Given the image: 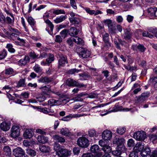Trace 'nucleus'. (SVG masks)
I'll return each mask as SVG.
<instances>
[{
  "label": "nucleus",
  "mask_w": 157,
  "mask_h": 157,
  "mask_svg": "<svg viewBox=\"0 0 157 157\" xmlns=\"http://www.w3.org/2000/svg\"><path fill=\"white\" fill-rule=\"evenodd\" d=\"M134 34V32L133 30L126 28L124 29V33L122 36L125 40H131L132 37Z\"/></svg>",
  "instance_id": "nucleus-1"
},
{
  "label": "nucleus",
  "mask_w": 157,
  "mask_h": 157,
  "mask_svg": "<svg viewBox=\"0 0 157 157\" xmlns=\"http://www.w3.org/2000/svg\"><path fill=\"white\" fill-rule=\"evenodd\" d=\"M146 133L142 131H138L134 133L133 137L137 140L142 141L146 138Z\"/></svg>",
  "instance_id": "nucleus-2"
},
{
  "label": "nucleus",
  "mask_w": 157,
  "mask_h": 157,
  "mask_svg": "<svg viewBox=\"0 0 157 157\" xmlns=\"http://www.w3.org/2000/svg\"><path fill=\"white\" fill-rule=\"evenodd\" d=\"M13 155L16 157H28L25 152L21 148L17 147L13 151Z\"/></svg>",
  "instance_id": "nucleus-3"
},
{
  "label": "nucleus",
  "mask_w": 157,
  "mask_h": 157,
  "mask_svg": "<svg viewBox=\"0 0 157 157\" xmlns=\"http://www.w3.org/2000/svg\"><path fill=\"white\" fill-rule=\"evenodd\" d=\"M67 85L69 86H77L80 87H85V85L82 83L80 84L73 79L69 78L66 81Z\"/></svg>",
  "instance_id": "nucleus-4"
},
{
  "label": "nucleus",
  "mask_w": 157,
  "mask_h": 157,
  "mask_svg": "<svg viewBox=\"0 0 157 157\" xmlns=\"http://www.w3.org/2000/svg\"><path fill=\"white\" fill-rule=\"evenodd\" d=\"M77 144L82 147H86L88 146L89 141L87 139L83 137H80L77 140Z\"/></svg>",
  "instance_id": "nucleus-5"
},
{
  "label": "nucleus",
  "mask_w": 157,
  "mask_h": 157,
  "mask_svg": "<svg viewBox=\"0 0 157 157\" xmlns=\"http://www.w3.org/2000/svg\"><path fill=\"white\" fill-rule=\"evenodd\" d=\"M71 151L65 149L60 148L57 151V154L59 157H66L70 155Z\"/></svg>",
  "instance_id": "nucleus-6"
},
{
  "label": "nucleus",
  "mask_w": 157,
  "mask_h": 157,
  "mask_svg": "<svg viewBox=\"0 0 157 157\" xmlns=\"http://www.w3.org/2000/svg\"><path fill=\"white\" fill-rule=\"evenodd\" d=\"M90 150L91 152L96 153L98 157H100L102 155L101 152H100L101 150L97 145L94 144L92 146L90 147Z\"/></svg>",
  "instance_id": "nucleus-7"
},
{
  "label": "nucleus",
  "mask_w": 157,
  "mask_h": 157,
  "mask_svg": "<svg viewBox=\"0 0 157 157\" xmlns=\"http://www.w3.org/2000/svg\"><path fill=\"white\" fill-rule=\"evenodd\" d=\"M126 150L125 146L121 145L120 147H117L115 150L113 151L112 152V154L115 156H118L120 155L122 152H124Z\"/></svg>",
  "instance_id": "nucleus-8"
},
{
  "label": "nucleus",
  "mask_w": 157,
  "mask_h": 157,
  "mask_svg": "<svg viewBox=\"0 0 157 157\" xmlns=\"http://www.w3.org/2000/svg\"><path fill=\"white\" fill-rule=\"evenodd\" d=\"M11 136L13 138L18 137L20 134V129L18 126H13L11 129Z\"/></svg>",
  "instance_id": "nucleus-9"
},
{
  "label": "nucleus",
  "mask_w": 157,
  "mask_h": 157,
  "mask_svg": "<svg viewBox=\"0 0 157 157\" xmlns=\"http://www.w3.org/2000/svg\"><path fill=\"white\" fill-rule=\"evenodd\" d=\"M102 138L105 140H110L112 137V132L109 130L104 131L102 135Z\"/></svg>",
  "instance_id": "nucleus-10"
},
{
  "label": "nucleus",
  "mask_w": 157,
  "mask_h": 157,
  "mask_svg": "<svg viewBox=\"0 0 157 157\" xmlns=\"http://www.w3.org/2000/svg\"><path fill=\"white\" fill-rule=\"evenodd\" d=\"M70 22L73 25L77 26L78 25H81V21L80 18L77 17H71L69 18Z\"/></svg>",
  "instance_id": "nucleus-11"
},
{
  "label": "nucleus",
  "mask_w": 157,
  "mask_h": 157,
  "mask_svg": "<svg viewBox=\"0 0 157 157\" xmlns=\"http://www.w3.org/2000/svg\"><path fill=\"white\" fill-rule=\"evenodd\" d=\"M124 139L123 138H115L113 140V143L114 144L117 145V147H120L121 145L124 146L123 144L124 142Z\"/></svg>",
  "instance_id": "nucleus-12"
},
{
  "label": "nucleus",
  "mask_w": 157,
  "mask_h": 157,
  "mask_svg": "<svg viewBox=\"0 0 157 157\" xmlns=\"http://www.w3.org/2000/svg\"><path fill=\"white\" fill-rule=\"evenodd\" d=\"M132 48L133 50L137 51L138 50L141 52H144L146 49L144 46L141 44L133 45L132 46Z\"/></svg>",
  "instance_id": "nucleus-13"
},
{
  "label": "nucleus",
  "mask_w": 157,
  "mask_h": 157,
  "mask_svg": "<svg viewBox=\"0 0 157 157\" xmlns=\"http://www.w3.org/2000/svg\"><path fill=\"white\" fill-rule=\"evenodd\" d=\"M67 58L66 56H61L58 60V66L59 68L63 67L66 63H67Z\"/></svg>",
  "instance_id": "nucleus-14"
},
{
  "label": "nucleus",
  "mask_w": 157,
  "mask_h": 157,
  "mask_svg": "<svg viewBox=\"0 0 157 157\" xmlns=\"http://www.w3.org/2000/svg\"><path fill=\"white\" fill-rule=\"evenodd\" d=\"M90 55V52L88 50L84 48L82 52L79 53V56L83 58H86L88 57Z\"/></svg>",
  "instance_id": "nucleus-15"
},
{
  "label": "nucleus",
  "mask_w": 157,
  "mask_h": 157,
  "mask_svg": "<svg viewBox=\"0 0 157 157\" xmlns=\"http://www.w3.org/2000/svg\"><path fill=\"white\" fill-rule=\"evenodd\" d=\"M82 115L80 114H69L68 116H67L65 117H63L61 120L64 121H68L71 120V119L73 117H78L81 116H82Z\"/></svg>",
  "instance_id": "nucleus-16"
},
{
  "label": "nucleus",
  "mask_w": 157,
  "mask_h": 157,
  "mask_svg": "<svg viewBox=\"0 0 157 157\" xmlns=\"http://www.w3.org/2000/svg\"><path fill=\"white\" fill-rule=\"evenodd\" d=\"M33 134V132L31 130L27 129L24 132L23 136L26 139L30 138L32 137Z\"/></svg>",
  "instance_id": "nucleus-17"
},
{
  "label": "nucleus",
  "mask_w": 157,
  "mask_h": 157,
  "mask_svg": "<svg viewBox=\"0 0 157 157\" xmlns=\"http://www.w3.org/2000/svg\"><path fill=\"white\" fill-rule=\"evenodd\" d=\"M1 128L4 131H7L10 128L9 124L6 122H3L1 123L0 125Z\"/></svg>",
  "instance_id": "nucleus-18"
},
{
  "label": "nucleus",
  "mask_w": 157,
  "mask_h": 157,
  "mask_svg": "<svg viewBox=\"0 0 157 157\" xmlns=\"http://www.w3.org/2000/svg\"><path fill=\"white\" fill-rule=\"evenodd\" d=\"M30 59L28 56H25L23 59H21L18 62L20 65L24 66L26 64L27 62L29 61Z\"/></svg>",
  "instance_id": "nucleus-19"
},
{
  "label": "nucleus",
  "mask_w": 157,
  "mask_h": 157,
  "mask_svg": "<svg viewBox=\"0 0 157 157\" xmlns=\"http://www.w3.org/2000/svg\"><path fill=\"white\" fill-rule=\"evenodd\" d=\"M39 148L40 151L43 152L49 153L51 151L50 147L45 145L40 146Z\"/></svg>",
  "instance_id": "nucleus-20"
},
{
  "label": "nucleus",
  "mask_w": 157,
  "mask_h": 157,
  "mask_svg": "<svg viewBox=\"0 0 157 157\" xmlns=\"http://www.w3.org/2000/svg\"><path fill=\"white\" fill-rule=\"evenodd\" d=\"M6 24L5 17L2 13H0V26L5 27Z\"/></svg>",
  "instance_id": "nucleus-21"
},
{
  "label": "nucleus",
  "mask_w": 157,
  "mask_h": 157,
  "mask_svg": "<svg viewBox=\"0 0 157 157\" xmlns=\"http://www.w3.org/2000/svg\"><path fill=\"white\" fill-rule=\"evenodd\" d=\"M37 140L39 143L43 144L45 143L48 141V138L43 135L38 136L37 137Z\"/></svg>",
  "instance_id": "nucleus-22"
},
{
  "label": "nucleus",
  "mask_w": 157,
  "mask_h": 157,
  "mask_svg": "<svg viewBox=\"0 0 157 157\" xmlns=\"http://www.w3.org/2000/svg\"><path fill=\"white\" fill-rule=\"evenodd\" d=\"M53 138L55 140L60 143H64L65 141V139L64 137L57 135L54 136Z\"/></svg>",
  "instance_id": "nucleus-23"
},
{
  "label": "nucleus",
  "mask_w": 157,
  "mask_h": 157,
  "mask_svg": "<svg viewBox=\"0 0 157 157\" xmlns=\"http://www.w3.org/2000/svg\"><path fill=\"white\" fill-rule=\"evenodd\" d=\"M48 104L53 106L54 105H59L61 104V102L59 100H56L54 99H50L48 100Z\"/></svg>",
  "instance_id": "nucleus-24"
},
{
  "label": "nucleus",
  "mask_w": 157,
  "mask_h": 157,
  "mask_svg": "<svg viewBox=\"0 0 157 157\" xmlns=\"http://www.w3.org/2000/svg\"><path fill=\"white\" fill-rule=\"evenodd\" d=\"M25 77L24 78H21V79L19 80V81L18 82L17 86V87H24L26 86V84L25 82Z\"/></svg>",
  "instance_id": "nucleus-25"
},
{
  "label": "nucleus",
  "mask_w": 157,
  "mask_h": 157,
  "mask_svg": "<svg viewBox=\"0 0 157 157\" xmlns=\"http://www.w3.org/2000/svg\"><path fill=\"white\" fill-rule=\"evenodd\" d=\"M3 154L6 156H10L11 155V150L8 146H4L3 148Z\"/></svg>",
  "instance_id": "nucleus-26"
},
{
  "label": "nucleus",
  "mask_w": 157,
  "mask_h": 157,
  "mask_svg": "<svg viewBox=\"0 0 157 157\" xmlns=\"http://www.w3.org/2000/svg\"><path fill=\"white\" fill-rule=\"evenodd\" d=\"M79 32V30L75 27H71L69 29L70 34L71 36H74L77 35Z\"/></svg>",
  "instance_id": "nucleus-27"
},
{
  "label": "nucleus",
  "mask_w": 157,
  "mask_h": 157,
  "mask_svg": "<svg viewBox=\"0 0 157 157\" xmlns=\"http://www.w3.org/2000/svg\"><path fill=\"white\" fill-rule=\"evenodd\" d=\"M60 133L64 136H68L71 134V133L68 129L66 128H63L61 129Z\"/></svg>",
  "instance_id": "nucleus-28"
},
{
  "label": "nucleus",
  "mask_w": 157,
  "mask_h": 157,
  "mask_svg": "<svg viewBox=\"0 0 157 157\" xmlns=\"http://www.w3.org/2000/svg\"><path fill=\"white\" fill-rule=\"evenodd\" d=\"M144 143L142 142H139L136 144V149L139 151H140L143 150L144 147Z\"/></svg>",
  "instance_id": "nucleus-29"
},
{
  "label": "nucleus",
  "mask_w": 157,
  "mask_h": 157,
  "mask_svg": "<svg viewBox=\"0 0 157 157\" xmlns=\"http://www.w3.org/2000/svg\"><path fill=\"white\" fill-rule=\"evenodd\" d=\"M66 18V16L61 15L59 17H57L54 21L56 23L58 24L62 22Z\"/></svg>",
  "instance_id": "nucleus-30"
},
{
  "label": "nucleus",
  "mask_w": 157,
  "mask_h": 157,
  "mask_svg": "<svg viewBox=\"0 0 157 157\" xmlns=\"http://www.w3.org/2000/svg\"><path fill=\"white\" fill-rule=\"evenodd\" d=\"M88 135L91 137H97L98 136V133L94 129H91L88 131Z\"/></svg>",
  "instance_id": "nucleus-31"
},
{
  "label": "nucleus",
  "mask_w": 157,
  "mask_h": 157,
  "mask_svg": "<svg viewBox=\"0 0 157 157\" xmlns=\"http://www.w3.org/2000/svg\"><path fill=\"white\" fill-rule=\"evenodd\" d=\"M73 41L78 44L82 45L84 44L83 40L77 36L75 37V38L73 39Z\"/></svg>",
  "instance_id": "nucleus-32"
},
{
  "label": "nucleus",
  "mask_w": 157,
  "mask_h": 157,
  "mask_svg": "<svg viewBox=\"0 0 157 157\" xmlns=\"http://www.w3.org/2000/svg\"><path fill=\"white\" fill-rule=\"evenodd\" d=\"M156 10V8L151 7L148 8L147 10L148 15L154 17Z\"/></svg>",
  "instance_id": "nucleus-33"
},
{
  "label": "nucleus",
  "mask_w": 157,
  "mask_h": 157,
  "mask_svg": "<svg viewBox=\"0 0 157 157\" xmlns=\"http://www.w3.org/2000/svg\"><path fill=\"white\" fill-rule=\"evenodd\" d=\"M12 18L9 17H6V20L8 24H12L13 23L14 20V17L13 14H11L10 15Z\"/></svg>",
  "instance_id": "nucleus-34"
},
{
  "label": "nucleus",
  "mask_w": 157,
  "mask_h": 157,
  "mask_svg": "<svg viewBox=\"0 0 157 157\" xmlns=\"http://www.w3.org/2000/svg\"><path fill=\"white\" fill-rule=\"evenodd\" d=\"M55 59L54 56L53 54H49V57L46 59V61L47 64H50Z\"/></svg>",
  "instance_id": "nucleus-35"
},
{
  "label": "nucleus",
  "mask_w": 157,
  "mask_h": 157,
  "mask_svg": "<svg viewBox=\"0 0 157 157\" xmlns=\"http://www.w3.org/2000/svg\"><path fill=\"white\" fill-rule=\"evenodd\" d=\"M27 21L29 24L32 26H34L36 24V21L34 19L31 17H28Z\"/></svg>",
  "instance_id": "nucleus-36"
},
{
  "label": "nucleus",
  "mask_w": 157,
  "mask_h": 157,
  "mask_svg": "<svg viewBox=\"0 0 157 157\" xmlns=\"http://www.w3.org/2000/svg\"><path fill=\"white\" fill-rule=\"evenodd\" d=\"M102 149L104 152L106 153H109L111 151V147L107 145H105L104 146H103Z\"/></svg>",
  "instance_id": "nucleus-37"
},
{
  "label": "nucleus",
  "mask_w": 157,
  "mask_h": 157,
  "mask_svg": "<svg viewBox=\"0 0 157 157\" xmlns=\"http://www.w3.org/2000/svg\"><path fill=\"white\" fill-rule=\"evenodd\" d=\"M109 32L112 34H114L116 33V27L112 25L108 28Z\"/></svg>",
  "instance_id": "nucleus-38"
},
{
  "label": "nucleus",
  "mask_w": 157,
  "mask_h": 157,
  "mask_svg": "<svg viewBox=\"0 0 157 157\" xmlns=\"http://www.w3.org/2000/svg\"><path fill=\"white\" fill-rule=\"evenodd\" d=\"M33 69L35 72L38 73H41L42 71V68L38 65H36L34 67Z\"/></svg>",
  "instance_id": "nucleus-39"
},
{
  "label": "nucleus",
  "mask_w": 157,
  "mask_h": 157,
  "mask_svg": "<svg viewBox=\"0 0 157 157\" xmlns=\"http://www.w3.org/2000/svg\"><path fill=\"white\" fill-rule=\"evenodd\" d=\"M103 23L105 25H107L108 28L113 25L112 21L109 19L104 20Z\"/></svg>",
  "instance_id": "nucleus-40"
},
{
  "label": "nucleus",
  "mask_w": 157,
  "mask_h": 157,
  "mask_svg": "<svg viewBox=\"0 0 157 157\" xmlns=\"http://www.w3.org/2000/svg\"><path fill=\"white\" fill-rule=\"evenodd\" d=\"M50 86H42L40 87V89L42 90L43 92L44 93H46L50 90Z\"/></svg>",
  "instance_id": "nucleus-41"
},
{
  "label": "nucleus",
  "mask_w": 157,
  "mask_h": 157,
  "mask_svg": "<svg viewBox=\"0 0 157 157\" xmlns=\"http://www.w3.org/2000/svg\"><path fill=\"white\" fill-rule=\"evenodd\" d=\"M27 153L31 156H35L36 154L35 151L31 149H28L26 150Z\"/></svg>",
  "instance_id": "nucleus-42"
},
{
  "label": "nucleus",
  "mask_w": 157,
  "mask_h": 157,
  "mask_svg": "<svg viewBox=\"0 0 157 157\" xmlns=\"http://www.w3.org/2000/svg\"><path fill=\"white\" fill-rule=\"evenodd\" d=\"M44 22L47 24L50 27V30L51 31H52L54 28V25L48 19L45 20L44 19Z\"/></svg>",
  "instance_id": "nucleus-43"
},
{
  "label": "nucleus",
  "mask_w": 157,
  "mask_h": 157,
  "mask_svg": "<svg viewBox=\"0 0 157 157\" xmlns=\"http://www.w3.org/2000/svg\"><path fill=\"white\" fill-rule=\"evenodd\" d=\"M151 141H152L153 143H156L157 142V135L155 134H152L150 136Z\"/></svg>",
  "instance_id": "nucleus-44"
},
{
  "label": "nucleus",
  "mask_w": 157,
  "mask_h": 157,
  "mask_svg": "<svg viewBox=\"0 0 157 157\" xmlns=\"http://www.w3.org/2000/svg\"><path fill=\"white\" fill-rule=\"evenodd\" d=\"M6 48L8 49V51L14 53L15 52V50L13 48V46L12 44H8L6 45Z\"/></svg>",
  "instance_id": "nucleus-45"
},
{
  "label": "nucleus",
  "mask_w": 157,
  "mask_h": 157,
  "mask_svg": "<svg viewBox=\"0 0 157 157\" xmlns=\"http://www.w3.org/2000/svg\"><path fill=\"white\" fill-rule=\"evenodd\" d=\"M7 55V52L6 50L4 49L0 52V59H4Z\"/></svg>",
  "instance_id": "nucleus-46"
},
{
  "label": "nucleus",
  "mask_w": 157,
  "mask_h": 157,
  "mask_svg": "<svg viewBox=\"0 0 157 157\" xmlns=\"http://www.w3.org/2000/svg\"><path fill=\"white\" fill-rule=\"evenodd\" d=\"M53 13L56 15L61 14H65L66 13L63 10L61 9L55 10L53 11Z\"/></svg>",
  "instance_id": "nucleus-47"
},
{
  "label": "nucleus",
  "mask_w": 157,
  "mask_h": 157,
  "mask_svg": "<svg viewBox=\"0 0 157 157\" xmlns=\"http://www.w3.org/2000/svg\"><path fill=\"white\" fill-rule=\"evenodd\" d=\"M5 73L6 75H14L13 69L11 68L6 69Z\"/></svg>",
  "instance_id": "nucleus-48"
},
{
  "label": "nucleus",
  "mask_w": 157,
  "mask_h": 157,
  "mask_svg": "<svg viewBox=\"0 0 157 157\" xmlns=\"http://www.w3.org/2000/svg\"><path fill=\"white\" fill-rule=\"evenodd\" d=\"M146 100V99H145L141 95L139 97H136V103H141Z\"/></svg>",
  "instance_id": "nucleus-49"
},
{
  "label": "nucleus",
  "mask_w": 157,
  "mask_h": 157,
  "mask_svg": "<svg viewBox=\"0 0 157 157\" xmlns=\"http://www.w3.org/2000/svg\"><path fill=\"white\" fill-rule=\"evenodd\" d=\"M126 131V128L124 127H120L117 129V132L118 133L120 134H123Z\"/></svg>",
  "instance_id": "nucleus-50"
},
{
  "label": "nucleus",
  "mask_w": 157,
  "mask_h": 157,
  "mask_svg": "<svg viewBox=\"0 0 157 157\" xmlns=\"http://www.w3.org/2000/svg\"><path fill=\"white\" fill-rule=\"evenodd\" d=\"M103 40L105 43H107L109 41V34L108 33H105L102 35Z\"/></svg>",
  "instance_id": "nucleus-51"
},
{
  "label": "nucleus",
  "mask_w": 157,
  "mask_h": 157,
  "mask_svg": "<svg viewBox=\"0 0 157 157\" xmlns=\"http://www.w3.org/2000/svg\"><path fill=\"white\" fill-rule=\"evenodd\" d=\"M68 32V30L66 29L63 30L60 32V34L63 38H64L67 36Z\"/></svg>",
  "instance_id": "nucleus-52"
},
{
  "label": "nucleus",
  "mask_w": 157,
  "mask_h": 157,
  "mask_svg": "<svg viewBox=\"0 0 157 157\" xmlns=\"http://www.w3.org/2000/svg\"><path fill=\"white\" fill-rule=\"evenodd\" d=\"M127 144L129 147L133 146L134 145V140L132 139H129L127 142Z\"/></svg>",
  "instance_id": "nucleus-53"
},
{
  "label": "nucleus",
  "mask_w": 157,
  "mask_h": 157,
  "mask_svg": "<svg viewBox=\"0 0 157 157\" xmlns=\"http://www.w3.org/2000/svg\"><path fill=\"white\" fill-rule=\"evenodd\" d=\"M142 35L144 36L148 37L149 38H152L153 36L151 34L149 33L148 32L144 31L142 33Z\"/></svg>",
  "instance_id": "nucleus-54"
},
{
  "label": "nucleus",
  "mask_w": 157,
  "mask_h": 157,
  "mask_svg": "<svg viewBox=\"0 0 157 157\" xmlns=\"http://www.w3.org/2000/svg\"><path fill=\"white\" fill-rule=\"evenodd\" d=\"M29 56L33 59H35L38 57L39 55H36L34 51H32L29 53Z\"/></svg>",
  "instance_id": "nucleus-55"
},
{
  "label": "nucleus",
  "mask_w": 157,
  "mask_h": 157,
  "mask_svg": "<svg viewBox=\"0 0 157 157\" xmlns=\"http://www.w3.org/2000/svg\"><path fill=\"white\" fill-rule=\"evenodd\" d=\"M21 96L20 98H28L29 96V94L27 92H25L24 93H22L21 94Z\"/></svg>",
  "instance_id": "nucleus-56"
},
{
  "label": "nucleus",
  "mask_w": 157,
  "mask_h": 157,
  "mask_svg": "<svg viewBox=\"0 0 157 157\" xmlns=\"http://www.w3.org/2000/svg\"><path fill=\"white\" fill-rule=\"evenodd\" d=\"M79 71V70L76 69H72L69 70L68 71V72L69 74H74L76 73H77Z\"/></svg>",
  "instance_id": "nucleus-57"
},
{
  "label": "nucleus",
  "mask_w": 157,
  "mask_h": 157,
  "mask_svg": "<svg viewBox=\"0 0 157 157\" xmlns=\"http://www.w3.org/2000/svg\"><path fill=\"white\" fill-rule=\"evenodd\" d=\"M85 10L87 13L90 15L94 14L95 10H91L90 8H86Z\"/></svg>",
  "instance_id": "nucleus-58"
},
{
  "label": "nucleus",
  "mask_w": 157,
  "mask_h": 157,
  "mask_svg": "<svg viewBox=\"0 0 157 157\" xmlns=\"http://www.w3.org/2000/svg\"><path fill=\"white\" fill-rule=\"evenodd\" d=\"M17 40L19 41L21 46H25L26 44L25 40L23 39H21L20 37H18Z\"/></svg>",
  "instance_id": "nucleus-59"
},
{
  "label": "nucleus",
  "mask_w": 157,
  "mask_h": 157,
  "mask_svg": "<svg viewBox=\"0 0 157 157\" xmlns=\"http://www.w3.org/2000/svg\"><path fill=\"white\" fill-rule=\"evenodd\" d=\"M129 157H138V153L137 152L132 151L130 153Z\"/></svg>",
  "instance_id": "nucleus-60"
},
{
  "label": "nucleus",
  "mask_w": 157,
  "mask_h": 157,
  "mask_svg": "<svg viewBox=\"0 0 157 157\" xmlns=\"http://www.w3.org/2000/svg\"><path fill=\"white\" fill-rule=\"evenodd\" d=\"M82 157H95V156L91 153H88L86 154H83Z\"/></svg>",
  "instance_id": "nucleus-61"
},
{
  "label": "nucleus",
  "mask_w": 157,
  "mask_h": 157,
  "mask_svg": "<svg viewBox=\"0 0 157 157\" xmlns=\"http://www.w3.org/2000/svg\"><path fill=\"white\" fill-rule=\"evenodd\" d=\"M55 41L58 43H60L62 41V38L59 35H56V36Z\"/></svg>",
  "instance_id": "nucleus-62"
},
{
  "label": "nucleus",
  "mask_w": 157,
  "mask_h": 157,
  "mask_svg": "<svg viewBox=\"0 0 157 157\" xmlns=\"http://www.w3.org/2000/svg\"><path fill=\"white\" fill-rule=\"evenodd\" d=\"M121 107L119 106L118 105L116 104L113 107V112H117L119 111L121 109Z\"/></svg>",
  "instance_id": "nucleus-63"
},
{
  "label": "nucleus",
  "mask_w": 157,
  "mask_h": 157,
  "mask_svg": "<svg viewBox=\"0 0 157 157\" xmlns=\"http://www.w3.org/2000/svg\"><path fill=\"white\" fill-rule=\"evenodd\" d=\"M48 75H50L55 72L54 69L49 68L48 70L46 71Z\"/></svg>",
  "instance_id": "nucleus-64"
}]
</instances>
